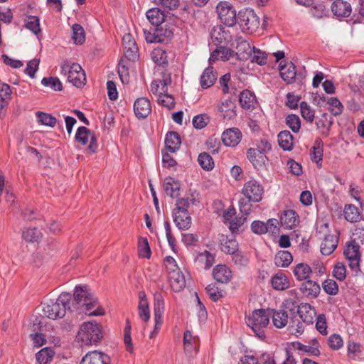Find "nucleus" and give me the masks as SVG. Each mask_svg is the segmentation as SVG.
Returning a JSON list of instances; mask_svg holds the SVG:
<instances>
[{
	"label": "nucleus",
	"instance_id": "obj_53",
	"mask_svg": "<svg viewBox=\"0 0 364 364\" xmlns=\"http://www.w3.org/2000/svg\"><path fill=\"white\" fill-rule=\"evenodd\" d=\"M329 100L330 101L328 102V109L330 111V112L334 116H338V115L341 114V113L343 112V106L341 104V102H340V100L336 97H331L329 98Z\"/></svg>",
	"mask_w": 364,
	"mask_h": 364
},
{
	"label": "nucleus",
	"instance_id": "obj_30",
	"mask_svg": "<svg viewBox=\"0 0 364 364\" xmlns=\"http://www.w3.org/2000/svg\"><path fill=\"white\" fill-rule=\"evenodd\" d=\"M171 289L178 292L181 291L186 286V279L184 275L180 271L173 272L168 275Z\"/></svg>",
	"mask_w": 364,
	"mask_h": 364
},
{
	"label": "nucleus",
	"instance_id": "obj_42",
	"mask_svg": "<svg viewBox=\"0 0 364 364\" xmlns=\"http://www.w3.org/2000/svg\"><path fill=\"white\" fill-rule=\"evenodd\" d=\"M345 219L350 223H356L360 220V214L358 208L354 205H346L343 210Z\"/></svg>",
	"mask_w": 364,
	"mask_h": 364
},
{
	"label": "nucleus",
	"instance_id": "obj_46",
	"mask_svg": "<svg viewBox=\"0 0 364 364\" xmlns=\"http://www.w3.org/2000/svg\"><path fill=\"white\" fill-rule=\"evenodd\" d=\"M167 58L168 56L166 52L161 48H154L151 52L152 60L159 65L167 64Z\"/></svg>",
	"mask_w": 364,
	"mask_h": 364
},
{
	"label": "nucleus",
	"instance_id": "obj_48",
	"mask_svg": "<svg viewBox=\"0 0 364 364\" xmlns=\"http://www.w3.org/2000/svg\"><path fill=\"white\" fill-rule=\"evenodd\" d=\"M73 35L72 38L75 43L82 44L85 42V31L82 26L80 24L75 23L72 26Z\"/></svg>",
	"mask_w": 364,
	"mask_h": 364
},
{
	"label": "nucleus",
	"instance_id": "obj_4",
	"mask_svg": "<svg viewBox=\"0 0 364 364\" xmlns=\"http://www.w3.org/2000/svg\"><path fill=\"white\" fill-rule=\"evenodd\" d=\"M77 338L85 345H96L102 338L101 326L96 321L84 322L80 326Z\"/></svg>",
	"mask_w": 364,
	"mask_h": 364
},
{
	"label": "nucleus",
	"instance_id": "obj_34",
	"mask_svg": "<svg viewBox=\"0 0 364 364\" xmlns=\"http://www.w3.org/2000/svg\"><path fill=\"white\" fill-rule=\"evenodd\" d=\"M171 83V77L169 73H161L160 77L155 79L153 80L151 85V87L152 90H168V86Z\"/></svg>",
	"mask_w": 364,
	"mask_h": 364
},
{
	"label": "nucleus",
	"instance_id": "obj_6",
	"mask_svg": "<svg viewBox=\"0 0 364 364\" xmlns=\"http://www.w3.org/2000/svg\"><path fill=\"white\" fill-rule=\"evenodd\" d=\"M238 23L243 33H255L260 25V21L256 13L251 9H244L239 11Z\"/></svg>",
	"mask_w": 364,
	"mask_h": 364
},
{
	"label": "nucleus",
	"instance_id": "obj_8",
	"mask_svg": "<svg viewBox=\"0 0 364 364\" xmlns=\"http://www.w3.org/2000/svg\"><path fill=\"white\" fill-rule=\"evenodd\" d=\"M218 17L221 22L228 27H232L236 23V11L228 1H220L216 7Z\"/></svg>",
	"mask_w": 364,
	"mask_h": 364
},
{
	"label": "nucleus",
	"instance_id": "obj_37",
	"mask_svg": "<svg viewBox=\"0 0 364 364\" xmlns=\"http://www.w3.org/2000/svg\"><path fill=\"white\" fill-rule=\"evenodd\" d=\"M279 146L285 151H290L293 147V136L289 131H282L278 134Z\"/></svg>",
	"mask_w": 364,
	"mask_h": 364
},
{
	"label": "nucleus",
	"instance_id": "obj_54",
	"mask_svg": "<svg viewBox=\"0 0 364 364\" xmlns=\"http://www.w3.org/2000/svg\"><path fill=\"white\" fill-rule=\"evenodd\" d=\"M25 26L36 35L41 32L39 18L37 16H28L25 21Z\"/></svg>",
	"mask_w": 364,
	"mask_h": 364
},
{
	"label": "nucleus",
	"instance_id": "obj_60",
	"mask_svg": "<svg viewBox=\"0 0 364 364\" xmlns=\"http://www.w3.org/2000/svg\"><path fill=\"white\" fill-rule=\"evenodd\" d=\"M210 121L209 117L205 114L196 115L193 119V125L197 129H201L207 126Z\"/></svg>",
	"mask_w": 364,
	"mask_h": 364
},
{
	"label": "nucleus",
	"instance_id": "obj_7",
	"mask_svg": "<svg viewBox=\"0 0 364 364\" xmlns=\"http://www.w3.org/2000/svg\"><path fill=\"white\" fill-rule=\"evenodd\" d=\"M183 200H177L176 207L173 210V222L181 230H188L192 223L190 214L187 210V203Z\"/></svg>",
	"mask_w": 364,
	"mask_h": 364
},
{
	"label": "nucleus",
	"instance_id": "obj_45",
	"mask_svg": "<svg viewBox=\"0 0 364 364\" xmlns=\"http://www.w3.org/2000/svg\"><path fill=\"white\" fill-rule=\"evenodd\" d=\"M198 161L199 165L204 170L210 171L214 167V161L212 156L206 152H203L199 154Z\"/></svg>",
	"mask_w": 364,
	"mask_h": 364
},
{
	"label": "nucleus",
	"instance_id": "obj_50",
	"mask_svg": "<svg viewBox=\"0 0 364 364\" xmlns=\"http://www.w3.org/2000/svg\"><path fill=\"white\" fill-rule=\"evenodd\" d=\"M41 83L45 87H49L54 91H61L63 90V85L56 77H43Z\"/></svg>",
	"mask_w": 364,
	"mask_h": 364
},
{
	"label": "nucleus",
	"instance_id": "obj_17",
	"mask_svg": "<svg viewBox=\"0 0 364 364\" xmlns=\"http://www.w3.org/2000/svg\"><path fill=\"white\" fill-rule=\"evenodd\" d=\"M173 25L167 21L156 26L155 29L158 42L164 43L170 40L173 35Z\"/></svg>",
	"mask_w": 364,
	"mask_h": 364
},
{
	"label": "nucleus",
	"instance_id": "obj_44",
	"mask_svg": "<svg viewBox=\"0 0 364 364\" xmlns=\"http://www.w3.org/2000/svg\"><path fill=\"white\" fill-rule=\"evenodd\" d=\"M311 272V267L304 263L298 264L294 269V274L298 280L306 279L309 277Z\"/></svg>",
	"mask_w": 364,
	"mask_h": 364
},
{
	"label": "nucleus",
	"instance_id": "obj_2",
	"mask_svg": "<svg viewBox=\"0 0 364 364\" xmlns=\"http://www.w3.org/2000/svg\"><path fill=\"white\" fill-rule=\"evenodd\" d=\"M73 296L74 299L70 306L72 311L87 312L94 308L97 303V299L87 285L76 286Z\"/></svg>",
	"mask_w": 364,
	"mask_h": 364
},
{
	"label": "nucleus",
	"instance_id": "obj_35",
	"mask_svg": "<svg viewBox=\"0 0 364 364\" xmlns=\"http://www.w3.org/2000/svg\"><path fill=\"white\" fill-rule=\"evenodd\" d=\"M280 75L287 83H291L296 77L295 65L292 63L280 66Z\"/></svg>",
	"mask_w": 364,
	"mask_h": 364
},
{
	"label": "nucleus",
	"instance_id": "obj_15",
	"mask_svg": "<svg viewBox=\"0 0 364 364\" xmlns=\"http://www.w3.org/2000/svg\"><path fill=\"white\" fill-rule=\"evenodd\" d=\"M242 138V133L238 128H230L223 132L222 141L227 146H237Z\"/></svg>",
	"mask_w": 364,
	"mask_h": 364
},
{
	"label": "nucleus",
	"instance_id": "obj_36",
	"mask_svg": "<svg viewBox=\"0 0 364 364\" xmlns=\"http://www.w3.org/2000/svg\"><path fill=\"white\" fill-rule=\"evenodd\" d=\"M164 189L166 193L171 198L178 196L180 186L174 178L167 177L164 180Z\"/></svg>",
	"mask_w": 364,
	"mask_h": 364
},
{
	"label": "nucleus",
	"instance_id": "obj_20",
	"mask_svg": "<svg viewBox=\"0 0 364 364\" xmlns=\"http://www.w3.org/2000/svg\"><path fill=\"white\" fill-rule=\"evenodd\" d=\"M234 55V51L225 46H218L210 54L209 63L212 64L218 60L226 61Z\"/></svg>",
	"mask_w": 364,
	"mask_h": 364
},
{
	"label": "nucleus",
	"instance_id": "obj_38",
	"mask_svg": "<svg viewBox=\"0 0 364 364\" xmlns=\"http://www.w3.org/2000/svg\"><path fill=\"white\" fill-rule=\"evenodd\" d=\"M272 286L277 290H284L289 287V281L286 275L277 273L272 278Z\"/></svg>",
	"mask_w": 364,
	"mask_h": 364
},
{
	"label": "nucleus",
	"instance_id": "obj_62",
	"mask_svg": "<svg viewBox=\"0 0 364 364\" xmlns=\"http://www.w3.org/2000/svg\"><path fill=\"white\" fill-rule=\"evenodd\" d=\"M300 109L301 114L303 118L306 120L312 122L314 119V111L309 107V105L305 102H302L300 104Z\"/></svg>",
	"mask_w": 364,
	"mask_h": 364
},
{
	"label": "nucleus",
	"instance_id": "obj_57",
	"mask_svg": "<svg viewBox=\"0 0 364 364\" xmlns=\"http://www.w3.org/2000/svg\"><path fill=\"white\" fill-rule=\"evenodd\" d=\"M287 125L292 130V132L297 133L301 128V121L299 117L296 114H289L286 117Z\"/></svg>",
	"mask_w": 364,
	"mask_h": 364
},
{
	"label": "nucleus",
	"instance_id": "obj_26",
	"mask_svg": "<svg viewBox=\"0 0 364 364\" xmlns=\"http://www.w3.org/2000/svg\"><path fill=\"white\" fill-rule=\"evenodd\" d=\"M181 144L179 134L173 131L168 132L166 135L165 144L166 149L171 153L177 151Z\"/></svg>",
	"mask_w": 364,
	"mask_h": 364
},
{
	"label": "nucleus",
	"instance_id": "obj_9",
	"mask_svg": "<svg viewBox=\"0 0 364 364\" xmlns=\"http://www.w3.org/2000/svg\"><path fill=\"white\" fill-rule=\"evenodd\" d=\"M344 255L348 261V265L353 270H357L359 268L361 254L360 252V245L355 240L348 242L343 252Z\"/></svg>",
	"mask_w": 364,
	"mask_h": 364
},
{
	"label": "nucleus",
	"instance_id": "obj_16",
	"mask_svg": "<svg viewBox=\"0 0 364 364\" xmlns=\"http://www.w3.org/2000/svg\"><path fill=\"white\" fill-rule=\"evenodd\" d=\"M297 313L303 323L308 325L314 323L316 314L315 309L308 303H301L298 306Z\"/></svg>",
	"mask_w": 364,
	"mask_h": 364
},
{
	"label": "nucleus",
	"instance_id": "obj_19",
	"mask_svg": "<svg viewBox=\"0 0 364 364\" xmlns=\"http://www.w3.org/2000/svg\"><path fill=\"white\" fill-rule=\"evenodd\" d=\"M109 357L97 350L87 353L81 360L80 364H108Z\"/></svg>",
	"mask_w": 364,
	"mask_h": 364
},
{
	"label": "nucleus",
	"instance_id": "obj_18",
	"mask_svg": "<svg viewBox=\"0 0 364 364\" xmlns=\"http://www.w3.org/2000/svg\"><path fill=\"white\" fill-rule=\"evenodd\" d=\"M218 109L225 120H232L237 116V107L235 102L231 100L222 101Z\"/></svg>",
	"mask_w": 364,
	"mask_h": 364
},
{
	"label": "nucleus",
	"instance_id": "obj_32",
	"mask_svg": "<svg viewBox=\"0 0 364 364\" xmlns=\"http://www.w3.org/2000/svg\"><path fill=\"white\" fill-rule=\"evenodd\" d=\"M216 80V73L211 66L205 68L200 76V85L204 90L211 87Z\"/></svg>",
	"mask_w": 364,
	"mask_h": 364
},
{
	"label": "nucleus",
	"instance_id": "obj_12",
	"mask_svg": "<svg viewBox=\"0 0 364 364\" xmlns=\"http://www.w3.org/2000/svg\"><path fill=\"white\" fill-rule=\"evenodd\" d=\"M210 36L213 42L216 45L222 43H228L232 40L230 30L222 26H217L213 27L211 31Z\"/></svg>",
	"mask_w": 364,
	"mask_h": 364
},
{
	"label": "nucleus",
	"instance_id": "obj_47",
	"mask_svg": "<svg viewBox=\"0 0 364 364\" xmlns=\"http://www.w3.org/2000/svg\"><path fill=\"white\" fill-rule=\"evenodd\" d=\"M214 257L208 251H204L198 255L196 262L199 264H204L205 269H209L214 263Z\"/></svg>",
	"mask_w": 364,
	"mask_h": 364
},
{
	"label": "nucleus",
	"instance_id": "obj_14",
	"mask_svg": "<svg viewBox=\"0 0 364 364\" xmlns=\"http://www.w3.org/2000/svg\"><path fill=\"white\" fill-rule=\"evenodd\" d=\"M150 101L146 97H140L134 103V112L138 119H145L151 113Z\"/></svg>",
	"mask_w": 364,
	"mask_h": 364
},
{
	"label": "nucleus",
	"instance_id": "obj_25",
	"mask_svg": "<svg viewBox=\"0 0 364 364\" xmlns=\"http://www.w3.org/2000/svg\"><path fill=\"white\" fill-rule=\"evenodd\" d=\"M338 243V238L333 235H326L321 245V252L323 255H330L337 247Z\"/></svg>",
	"mask_w": 364,
	"mask_h": 364
},
{
	"label": "nucleus",
	"instance_id": "obj_28",
	"mask_svg": "<svg viewBox=\"0 0 364 364\" xmlns=\"http://www.w3.org/2000/svg\"><path fill=\"white\" fill-rule=\"evenodd\" d=\"M301 291L306 296L316 298L318 296L321 288L318 284L312 280H306L303 282L300 287Z\"/></svg>",
	"mask_w": 364,
	"mask_h": 364
},
{
	"label": "nucleus",
	"instance_id": "obj_64",
	"mask_svg": "<svg viewBox=\"0 0 364 364\" xmlns=\"http://www.w3.org/2000/svg\"><path fill=\"white\" fill-rule=\"evenodd\" d=\"M252 62L257 63L260 65H263L267 63V54L260 50L259 49L253 47L252 50Z\"/></svg>",
	"mask_w": 364,
	"mask_h": 364
},
{
	"label": "nucleus",
	"instance_id": "obj_43",
	"mask_svg": "<svg viewBox=\"0 0 364 364\" xmlns=\"http://www.w3.org/2000/svg\"><path fill=\"white\" fill-rule=\"evenodd\" d=\"M154 317L162 318L164 311V299L160 292L154 294Z\"/></svg>",
	"mask_w": 364,
	"mask_h": 364
},
{
	"label": "nucleus",
	"instance_id": "obj_59",
	"mask_svg": "<svg viewBox=\"0 0 364 364\" xmlns=\"http://www.w3.org/2000/svg\"><path fill=\"white\" fill-rule=\"evenodd\" d=\"M293 346L294 348L309 353V355H318L320 354V350L317 347L315 346H310L309 345H304L301 343L300 342H295L293 343Z\"/></svg>",
	"mask_w": 364,
	"mask_h": 364
},
{
	"label": "nucleus",
	"instance_id": "obj_11",
	"mask_svg": "<svg viewBox=\"0 0 364 364\" xmlns=\"http://www.w3.org/2000/svg\"><path fill=\"white\" fill-rule=\"evenodd\" d=\"M242 193L252 202L262 200L264 193L263 186L255 180H250L244 184Z\"/></svg>",
	"mask_w": 364,
	"mask_h": 364
},
{
	"label": "nucleus",
	"instance_id": "obj_33",
	"mask_svg": "<svg viewBox=\"0 0 364 364\" xmlns=\"http://www.w3.org/2000/svg\"><path fill=\"white\" fill-rule=\"evenodd\" d=\"M236 50V54L240 59H247L252 55L253 48L247 41L240 38L237 41Z\"/></svg>",
	"mask_w": 364,
	"mask_h": 364
},
{
	"label": "nucleus",
	"instance_id": "obj_40",
	"mask_svg": "<svg viewBox=\"0 0 364 364\" xmlns=\"http://www.w3.org/2000/svg\"><path fill=\"white\" fill-rule=\"evenodd\" d=\"M293 257L291 254L288 251H280L274 257V264L279 267H287L292 262Z\"/></svg>",
	"mask_w": 364,
	"mask_h": 364
},
{
	"label": "nucleus",
	"instance_id": "obj_22",
	"mask_svg": "<svg viewBox=\"0 0 364 364\" xmlns=\"http://www.w3.org/2000/svg\"><path fill=\"white\" fill-rule=\"evenodd\" d=\"M214 279L220 283L226 284L229 282L232 278V272L230 269L224 264L217 265L213 270Z\"/></svg>",
	"mask_w": 364,
	"mask_h": 364
},
{
	"label": "nucleus",
	"instance_id": "obj_58",
	"mask_svg": "<svg viewBox=\"0 0 364 364\" xmlns=\"http://www.w3.org/2000/svg\"><path fill=\"white\" fill-rule=\"evenodd\" d=\"M235 80V77L232 79L230 73H226L220 78L219 83L223 91H228L230 89L235 90L236 88L234 87V80Z\"/></svg>",
	"mask_w": 364,
	"mask_h": 364
},
{
	"label": "nucleus",
	"instance_id": "obj_55",
	"mask_svg": "<svg viewBox=\"0 0 364 364\" xmlns=\"http://www.w3.org/2000/svg\"><path fill=\"white\" fill-rule=\"evenodd\" d=\"M138 252L140 257L149 258L151 257V252L146 238H139Z\"/></svg>",
	"mask_w": 364,
	"mask_h": 364
},
{
	"label": "nucleus",
	"instance_id": "obj_56",
	"mask_svg": "<svg viewBox=\"0 0 364 364\" xmlns=\"http://www.w3.org/2000/svg\"><path fill=\"white\" fill-rule=\"evenodd\" d=\"M157 101L159 104L168 108L169 109H172L175 105L173 97L168 95V92H160L158 95Z\"/></svg>",
	"mask_w": 364,
	"mask_h": 364
},
{
	"label": "nucleus",
	"instance_id": "obj_10",
	"mask_svg": "<svg viewBox=\"0 0 364 364\" xmlns=\"http://www.w3.org/2000/svg\"><path fill=\"white\" fill-rule=\"evenodd\" d=\"M75 138L76 141L81 145L87 144L90 139V144L87 149V151L90 154H93L96 151L97 149V138L94 133L87 127H78Z\"/></svg>",
	"mask_w": 364,
	"mask_h": 364
},
{
	"label": "nucleus",
	"instance_id": "obj_63",
	"mask_svg": "<svg viewBox=\"0 0 364 364\" xmlns=\"http://www.w3.org/2000/svg\"><path fill=\"white\" fill-rule=\"evenodd\" d=\"M139 316L144 321L146 322L150 318V311L148 301H139L138 305Z\"/></svg>",
	"mask_w": 364,
	"mask_h": 364
},
{
	"label": "nucleus",
	"instance_id": "obj_49",
	"mask_svg": "<svg viewBox=\"0 0 364 364\" xmlns=\"http://www.w3.org/2000/svg\"><path fill=\"white\" fill-rule=\"evenodd\" d=\"M36 115L38 119V122L43 125L54 127L56 124V119L50 114H47L43 112H37Z\"/></svg>",
	"mask_w": 364,
	"mask_h": 364
},
{
	"label": "nucleus",
	"instance_id": "obj_13",
	"mask_svg": "<svg viewBox=\"0 0 364 364\" xmlns=\"http://www.w3.org/2000/svg\"><path fill=\"white\" fill-rule=\"evenodd\" d=\"M122 44L125 57L129 60H134L137 58L138 47L134 38L130 33L124 35Z\"/></svg>",
	"mask_w": 364,
	"mask_h": 364
},
{
	"label": "nucleus",
	"instance_id": "obj_5",
	"mask_svg": "<svg viewBox=\"0 0 364 364\" xmlns=\"http://www.w3.org/2000/svg\"><path fill=\"white\" fill-rule=\"evenodd\" d=\"M61 73L67 76L68 80L76 88H82L85 85V73L79 64L64 63L61 66Z\"/></svg>",
	"mask_w": 364,
	"mask_h": 364
},
{
	"label": "nucleus",
	"instance_id": "obj_24",
	"mask_svg": "<svg viewBox=\"0 0 364 364\" xmlns=\"http://www.w3.org/2000/svg\"><path fill=\"white\" fill-rule=\"evenodd\" d=\"M247 157L256 168L262 166L267 159L264 153L260 152L258 149L255 148H250L247 150Z\"/></svg>",
	"mask_w": 364,
	"mask_h": 364
},
{
	"label": "nucleus",
	"instance_id": "obj_51",
	"mask_svg": "<svg viewBox=\"0 0 364 364\" xmlns=\"http://www.w3.org/2000/svg\"><path fill=\"white\" fill-rule=\"evenodd\" d=\"M53 355L54 353L50 348H45L38 351L36 357L40 364H47L51 360Z\"/></svg>",
	"mask_w": 364,
	"mask_h": 364
},
{
	"label": "nucleus",
	"instance_id": "obj_29",
	"mask_svg": "<svg viewBox=\"0 0 364 364\" xmlns=\"http://www.w3.org/2000/svg\"><path fill=\"white\" fill-rule=\"evenodd\" d=\"M239 102L243 109L252 110L257 105V100L255 92H240Z\"/></svg>",
	"mask_w": 364,
	"mask_h": 364
},
{
	"label": "nucleus",
	"instance_id": "obj_39",
	"mask_svg": "<svg viewBox=\"0 0 364 364\" xmlns=\"http://www.w3.org/2000/svg\"><path fill=\"white\" fill-rule=\"evenodd\" d=\"M272 312L271 317L272 318V322L274 326L277 328H282L284 327L288 322V315L284 311H270Z\"/></svg>",
	"mask_w": 364,
	"mask_h": 364
},
{
	"label": "nucleus",
	"instance_id": "obj_23",
	"mask_svg": "<svg viewBox=\"0 0 364 364\" xmlns=\"http://www.w3.org/2000/svg\"><path fill=\"white\" fill-rule=\"evenodd\" d=\"M331 10L338 17H347L351 13V6L347 1L336 0L332 3Z\"/></svg>",
	"mask_w": 364,
	"mask_h": 364
},
{
	"label": "nucleus",
	"instance_id": "obj_3",
	"mask_svg": "<svg viewBox=\"0 0 364 364\" xmlns=\"http://www.w3.org/2000/svg\"><path fill=\"white\" fill-rule=\"evenodd\" d=\"M271 316L269 310L255 309L246 317V323L258 338L263 339L265 338L264 328L269 323Z\"/></svg>",
	"mask_w": 364,
	"mask_h": 364
},
{
	"label": "nucleus",
	"instance_id": "obj_27",
	"mask_svg": "<svg viewBox=\"0 0 364 364\" xmlns=\"http://www.w3.org/2000/svg\"><path fill=\"white\" fill-rule=\"evenodd\" d=\"M324 78L325 75L322 72L316 73L312 81L313 87L317 89L320 85L322 84L324 91H334L336 87L334 86L333 82L327 79L324 80Z\"/></svg>",
	"mask_w": 364,
	"mask_h": 364
},
{
	"label": "nucleus",
	"instance_id": "obj_61",
	"mask_svg": "<svg viewBox=\"0 0 364 364\" xmlns=\"http://www.w3.org/2000/svg\"><path fill=\"white\" fill-rule=\"evenodd\" d=\"M323 289L329 295H336L338 291V286L333 279H326L323 284Z\"/></svg>",
	"mask_w": 364,
	"mask_h": 364
},
{
	"label": "nucleus",
	"instance_id": "obj_21",
	"mask_svg": "<svg viewBox=\"0 0 364 364\" xmlns=\"http://www.w3.org/2000/svg\"><path fill=\"white\" fill-rule=\"evenodd\" d=\"M280 223L284 229L291 230L299 224L298 215L294 210H287L282 215Z\"/></svg>",
	"mask_w": 364,
	"mask_h": 364
},
{
	"label": "nucleus",
	"instance_id": "obj_1",
	"mask_svg": "<svg viewBox=\"0 0 364 364\" xmlns=\"http://www.w3.org/2000/svg\"><path fill=\"white\" fill-rule=\"evenodd\" d=\"M69 293L63 292L55 299H50L43 304V315L53 320L63 318L66 313L67 309H71L69 306L70 300Z\"/></svg>",
	"mask_w": 364,
	"mask_h": 364
},
{
	"label": "nucleus",
	"instance_id": "obj_52",
	"mask_svg": "<svg viewBox=\"0 0 364 364\" xmlns=\"http://www.w3.org/2000/svg\"><path fill=\"white\" fill-rule=\"evenodd\" d=\"M41 237V232L36 228L26 229L22 233L23 239L28 242H36Z\"/></svg>",
	"mask_w": 364,
	"mask_h": 364
},
{
	"label": "nucleus",
	"instance_id": "obj_31",
	"mask_svg": "<svg viewBox=\"0 0 364 364\" xmlns=\"http://www.w3.org/2000/svg\"><path fill=\"white\" fill-rule=\"evenodd\" d=\"M220 248L225 254L231 255L238 249V243L234 238L222 235L220 239Z\"/></svg>",
	"mask_w": 364,
	"mask_h": 364
},
{
	"label": "nucleus",
	"instance_id": "obj_41",
	"mask_svg": "<svg viewBox=\"0 0 364 364\" xmlns=\"http://www.w3.org/2000/svg\"><path fill=\"white\" fill-rule=\"evenodd\" d=\"M146 18L156 27L166 22L164 21V14L157 8L149 9L146 12Z\"/></svg>",
	"mask_w": 364,
	"mask_h": 364
}]
</instances>
